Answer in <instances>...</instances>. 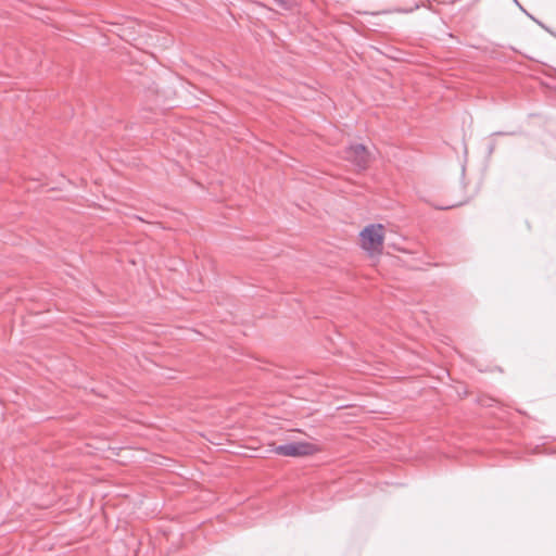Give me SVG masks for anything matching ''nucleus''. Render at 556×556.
<instances>
[{"label":"nucleus","instance_id":"nucleus-5","mask_svg":"<svg viewBox=\"0 0 556 556\" xmlns=\"http://www.w3.org/2000/svg\"><path fill=\"white\" fill-rule=\"evenodd\" d=\"M513 1H514V3H516V4L520 8V10H521L522 12H525V13H526V14H527L531 20H533L534 22H536L538 24H540L541 26H543V25H542L538 20H535V18H534L530 13H528V12H527L522 7H521V4L518 2V0H513Z\"/></svg>","mask_w":556,"mask_h":556},{"label":"nucleus","instance_id":"nucleus-4","mask_svg":"<svg viewBox=\"0 0 556 556\" xmlns=\"http://www.w3.org/2000/svg\"><path fill=\"white\" fill-rule=\"evenodd\" d=\"M281 9H289L292 0H273Z\"/></svg>","mask_w":556,"mask_h":556},{"label":"nucleus","instance_id":"nucleus-3","mask_svg":"<svg viewBox=\"0 0 556 556\" xmlns=\"http://www.w3.org/2000/svg\"><path fill=\"white\" fill-rule=\"evenodd\" d=\"M345 159L359 169H365L370 161V153L362 143L351 144L345 149Z\"/></svg>","mask_w":556,"mask_h":556},{"label":"nucleus","instance_id":"nucleus-1","mask_svg":"<svg viewBox=\"0 0 556 556\" xmlns=\"http://www.w3.org/2000/svg\"><path fill=\"white\" fill-rule=\"evenodd\" d=\"M383 226L371 224L366 226L359 233L363 249L374 253H380L383 245Z\"/></svg>","mask_w":556,"mask_h":556},{"label":"nucleus","instance_id":"nucleus-2","mask_svg":"<svg viewBox=\"0 0 556 556\" xmlns=\"http://www.w3.org/2000/svg\"><path fill=\"white\" fill-rule=\"evenodd\" d=\"M275 452L282 456H307L316 452L314 444L307 442H290L276 446Z\"/></svg>","mask_w":556,"mask_h":556}]
</instances>
